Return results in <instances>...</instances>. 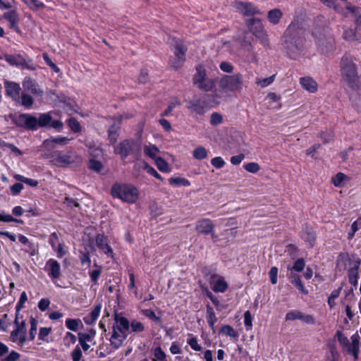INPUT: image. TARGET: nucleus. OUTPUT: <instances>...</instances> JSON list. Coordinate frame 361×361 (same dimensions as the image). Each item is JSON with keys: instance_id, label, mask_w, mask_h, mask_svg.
Listing matches in <instances>:
<instances>
[{"instance_id": "obj_1", "label": "nucleus", "mask_w": 361, "mask_h": 361, "mask_svg": "<svg viewBox=\"0 0 361 361\" xmlns=\"http://www.w3.org/2000/svg\"><path fill=\"white\" fill-rule=\"evenodd\" d=\"M340 67L343 81L353 90L359 89L361 86L360 76L353 58L348 54L343 55Z\"/></svg>"}, {"instance_id": "obj_2", "label": "nucleus", "mask_w": 361, "mask_h": 361, "mask_svg": "<svg viewBox=\"0 0 361 361\" xmlns=\"http://www.w3.org/2000/svg\"><path fill=\"white\" fill-rule=\"evenodd\" d=\"M130 331V322L127 318L114 314V323L112 326V334L110 338L111 346L116 350L123 345Z\"/></svg>"}, {"instance_id": "obj_3", "label": "nucleus", "mask_w": 361, "mask_h": 361, "mask_svg": "<svg viewBox=\"0 0 361 361\" xmlns=\"http://www.w3.org/2000/svg\"><path fill=\"white\" fill-rule=\"evenodd\" d=\"M285 48L291 54L300 51L305 39V30L298 23H291L283 36Z\"/></svg>"}, {"instance_id": "obj_4", "label": "nucleus", "mask_w": 361, "mask_h": 361, "mask_svg": "<svg viewBox=\"0 0 361 361\" xmlns=\"http://www.w3.org/2000/svg\"><path fill=\"white\" fill-rule=\"evenodd\" d=\"M111 193L114 197L130 204L135 203L138 200L140 195L137 188L126 183H115L111 188Z\"/></svg>"}, {"instance_id": "obj_5", "label": "nucleus", "mask_w": 361, "mask_h": 361, "mask_svg": "<svg viewBox=\"0 0 361 361\" xmlns=\"http://www.w3.org/2000/svg\"><path fill=\"white\" fill-rule=\"evenodd\" d=\"M243 76L238 73L233 75H225L219 80L220 91L225 94L229 92H240L243 90Z\"/></svg>"}, {"instance_id": "obj_6", "label": "nucleus", "mask_w": 361, "mask_h": 361, "mask_svg": "<svg viewBox=\"0 0 361 361\" xmlns=\"http://www.w3.org/2000/svg\"><path fill=\"white\" fill-rule=\"evenodd\" d=\"M81 159L71 151L55 152L51 157V163L59 167H66L71 164L80 161Z\"/></svg>"}, {"instance_id": "obj_7", "label": "nucleus", "mask_w": 361, "mask_h": 361, "mask_svg": "<svg viewBox=\"0 0 361 361\" xmlns=\"http://www.w3.org/2000/svg\"><path fill=\"white\" fill-rule=\"evenodd\" d=\"M193 82L200 90L205 92L212 90L215 85L214 80L207 77L205 69L202 66H198L196 68V73L193 77Z\"/></svg>"}, {"instance_id": "obj_8", "label": "nucleus", "mask_w": 361, "mask_h": 361, "mask_svg": "<svg viewBox=\"0 0 361 361\" xmlns=\"http://www.w3.org/2000/svg\"><path fill=\"white\" fill-rule=\"evenodd\" d=\"M249 26L252 34L258 38L264 46L269 44V38L264 26L259 18L249 20Z\"/></svg>"}, {"instance_id": "obj_9", "label": "nucleus", "mask_w": 361, "mask_h": 361, "mask_svg": "<svg viewBox=\"0 0 361 361\" xmlns=\"http://www.w3.org/2000/svg\"><path fill=\"white\" fill-rule=\"evenodd\" d=\"M173 46L174 47L175 58L171 61L172 66L175 68H178L183 64L185 57V52L187 48L183 42L178 39H173Z\"/></svg>"}, {"instance_id": "obj_10", "label": "nucleus", "mask_w": 361, "mask_h": 361, "mask_svg": "<svg viewBox=\"0 0 361 361\" xmlns=\"http://www.w3.org/2000/svg\"><path fill=\"white\" fill-rule=\"evenodd\" d=\"M137 148L138 150L140 149L135 141L125 140L118 144L115 148L114 152L121 155L122 159H125L128 155L133 154Z\"/></svg>"}, {"instance_id": "obj_11", "label": "nucleus", "mask_w": 361, "mask_h": 361, "mask_svg": "<svg viewBox=\"0 0 361 361\" xmlns=\"http://www.w3.org/2000/svg\"><path fill=\"white\" fill-rule=\"evenodd\" d=\"M10 117L16 126L32 130L35 124V117L29 114H20L18 116L10 115Z\"/></svg>"}, {"instance_id": "obj_12", "label": "nucleus", "mask_w": 361, "mask_h": 361, "mask_svg": "<svg viewBox=\"0 0 361 361\" xmlns=\"http://www.w3.org/2000/svg\"><path fill=\"white\" fill-rule=\"evenodd\" d=\"M233 7L236 11L242 13L245 16H253L255 14H262L259 9H257L250 2H244L240 1H235Z\"/></svg>"}, {"instance_id": "obj_13", "label": "nucleus", "mask_w": 361, "mask_h": 361, "mask_svg": "<svg viewBox=\"0 0 361 361\" xmlns=\"http://www.w3.org/2000/svg\"><path fill=\"white\" fill-rule=\"evenodd\" d=\"M44 270L53 282H55L61 275V265L54 259H49L47 261Z\"/></svg>"}, {"instance_id": "obj_14", "label": "nucleus", "mask_w": 361, "mask_h": 361, "mask_svg": "<svg viewBox=\"0 0 361 361\" xmlns=\"http://www.w3.org/2000/svg\"><path fill=\"white\" fill-rule=\"evenodd\" d=\"M6 96L11 97L16 103L20 99L21 94V87L16 82L5 80L4 82Z\"/></svg>"}, {"instance_id": "obj_15", "label": "nucleus", "mask_w": 361, "mask_h": 361, "mask_svg": "<svg viewBox=\"0 0 361 361\" xmlns=\"http://www.w3.org/2000/svg\"><path fill=\"white\" fill-rule=\"evenodd\" d=\"M195 230L200 233L204 235L210 234L212 237H215L214 225L209 219H203L197 221L195 224Z\"/></svg>"}, {"instance_id": "obj_16", "label": "nucleus", "mask_w": 361, "mask_h": 361, "mask_svg": "<svg viewBox=\"0 0 361 361\" xmlns=\"http://www.w3.org/2000/svg\"><path fill=\"white\" fill-rule=\"evenodd\" d=\"M22 85L25 90L35 96L42 97L44 94V91L39 87V85L30 77H25Z\"/></svg>"}, {"instance_id": "obj_17", "label": "nucleus", "mask_w": 361, "mask_h": 361, "mask_svg": "<svg viewBox=\"0 0 361 361\" xmlns=\"http://www.w3.org/2000/svg\"><path fill=\"white\" fill-rule=\"evenodd\" d=\"M15 324L17 327L11 332V338L13 342L18 340L19 343L22 345L26 341L25 322H22L21 324L19 325L18 319H16Z\"/></svg>"}, {"instance_id": "obj_18", "label": "nucleus", "mask_w": 361, "mask_h": 361, "mask_svg": "<svg viewBox=\"0 0 361 361\" xmlns=\"http://www.w3.org/2000/svg\"><path fill=\"white\" fill-rule=\"evenodd\" d=\"M96 245L108 257H113V250L108 243V239L106 236L99 234L96 236Z\"/></svg>"}, {"instance_id": "obj_19", "label": "nucleus", "mask_w": 361, "mask_h": 361, "mask_svg": "<svg viewBox=\"0 0 361 361\" xmlns=\"http://www.w3.org/2000/svg\"><path fill=\"white\" fill-rule=\"evenodd\" d=\"M216 278V281L214 282L212 290L216 293H224L228 289V283L224 280V277L213 274L211 276V279L214 280Z\"/></svg>"}, {"instance_id": "obj_20", "label": "nucleus", "mask_w": 361, "mask_h": 361, "mask_svg": "<svg viewBox=\"0 0 361 361\" xmlns=\"http://www.w3.org/2000/svg\"><path fill=\"white\" fill-rule=\"evenodd\" d=\"M351 339L352 343L347 347V352L349 354H352L354 357L355 361H357L360 352V338L357 335H353Z\"/></svg>"}, {"instance_id": "obj_21", "label": "nucleus", "mask_w": 361, "mask_h": 361, "mask_svg": "<svg viewBox=\"0 0 361 361\" xmlns=\"http://www.w3.org/2000/svg\"><path fill=\"white\" fill-rule=\"evenodd\" d=\"M287 277L290 282L295 286L301 293L305 295L308 293L307 290L305 288L304 284L301 281L300 276L298 274L294 273L293 271H290V273L287 274Z\"/></svg>"}, {"instance_id": "obj_22", "label": "nucleus", "mask_w": 361, "mask_h": 361, "mask_svg": "<svg viewBox=\"0 0 361 361\" xmlns=\"http://www.w3.org/2000/svg\"><path fill=\"white\" fill-rule=\"evenodd\" d=\"M102 310V304L99 303L94 306V307L91 310L90 314L86 315L83 320L86 324L92 325L95 323L97 319H98L100 312Z\"/></svg>"}, {"instance_id": "obj_23", "label": "nucleus", "mask_w": 361, "mask_h": 361, "mask_svg": "<svg viewBox=\"0 0 361 361\" xmlns=\"http://www.w3.org/2000/svg\"><path fill=\"white\" fill-rule=\"evenodd\" d=\"M301 86L307 91L314 93L317 90V83L310 77H303L300 80Z\"/></svg>"}, {"instance_id": "obj_24", "label": "nucleus", "mask_w": 361, "mask_h": 361, "mask_svg": "<svg viewBox=\"0 0 361 361\" xmlns=\"http://www.w3.org/2000/svg\"><path fill=\"white\" fill-rule=\"evenodd\" d=\"M4 59L12 66H24V65H25V59L20 54H6L4 56Z\"/></svg>"}, {"instance_id": "obj_25", "label": "nucleus", "mask_w": 361, "mask_h": 361, "mask_svg": "<svg viewBox=\"0 0 361 361\" xmlns=\"http://www.w3.org/2000/svg\"><path fill=\"white\" fill-rule=\"evenodd\" d=\"M51 121V116L49 114H41L39 118L35 117V127L32 130H37L41 127H45L49 125Z\"/></svg>"}, {"instance_id": "obj_26", "label": "nucleus", "mask_w": 361, "mask_h": 361, "mask_svg": "<svg viewBox=\"0 0 361 361\" xmlns=\"http://www.w3.org/2000/svg\"><path fill=\"white\" fill-rule=\"evenodd\" d=\"M96 335V331L94 329H90L87 332L78 333V342L79 343H89L93 341Z\"/></svg>"}, {"instance_id": "obj_27", "label": "nucleus", "mask_w": 361, "mask_h": 361, "mask_svg": "<svg viewBox=\"0 0 361 361\" xmlns=\"http://www.w3.org/2000/svg\"><path fill=\"white\" fill-rule=\"evenodd\" d=\"M69 139L66 137H51L49 139H47L44 141V145L47 147H54L53 144H59L61 145H65L68 143Z\"/></svg>"}, {"instance_id": "obj_28", "label": "nucleus", "mask_w": 361, "mask_h": 361, "mask_svg": "<svg viewBox=\"0 0 361 361\" xmlns=\"http://www.w3.org/2000/svg\"><path fill=\"white\" fill-rule=\"evenodd\" d=\"M206 318L209 326L213 331V333H215L214 324L217 321V318L216 317L214 309L209 305H207Z\"/></svg>"}, {"instance_id": "obj_29", "label": "nucleus", "mask_w": 361, "mask_h": 361, "mask_svg": "<svg viewBox=\"0 0 361 361\" xmlns=\"http://www.w3.org/2000/svg\"><path fill=\"white\" fill-rule=\"evenodd\" d=\"M282 16L283 13L280 9L274 8L268 12L267 18L271 24L276 25L279 23Z\"/></svg>"}, {"instance_id": "obj_30", "label": "nucleus", "mask_w": 361, "mask_h": 361, "mask_svg": "<svg viewBox=\"0 0 361 361\" xmlns=\"http://www.w3.org/2000/svg\"><path fill=\"white\" fill-rule=\"evenodd\" d=\"M16 103L20 104L26 109H30L33 105L34 99L30 94L23 92L20 96V99Z\"/></svg>"}, {"instance_id": "obj_31", "label": "nucleus", "mask_w": 361, "mask_h": 361, "mask_svg": "<svg viewBox=\"0 0 361 361\" xmlns=\"http://www.w3.org/2000/svg\"><path fill=\"white\" fill-rule=\"evenodd\" d=\"M145 329V326L144 325L143 323L136 320V319H133L130 322V331H129V333L131 334V333H135V334H138V333H141L142 331H144Z\"/></svg>"}, {"instance_id": "obj_32", "label": "nucleus", "mask_w": 361, "mask_h": 361, "mask_svg": "<svg viewBox=\"0 0 361 361\" xmlns=\"http://www.w3.org/2000/svg\"><path fill=\"white\" fill-rule=\"evenodd\" d=\"M302 238L306 242L309 243L310 246L312 247L314 245V243L316 240V235L313 231L312 228H307L303 231Z\"/></svg>"}, {"instance_id": "obj_33", "label": "nucleus", "mask_w": 361, "mask_h": 361, "mask_svg": "<svg viewBox=\"0 0 361 361\" xmlns=\"http://www.w3.org/2000/svg\"><path fill=\"white\" fill-rule=\"evenodd\" d=\"M348 177L343 173H338L333 178L332 183L336 187H342L345 181L348 180Z\"/></svg>"}, {"instance_id": "obj_34", "label": "nucleus", "mask_w": 361, "mask_h": 361, "mask_svg": "<svg viewBox=\"0 0 361 361\" xmlns=\"http://www.w3.org/2000/svg\"><path fill=\"white\" fill-rule=\"evenodd\" d=\"M144 152L147 156L156 159L157 158V155L159 152V150L156 145H149L145 146Z\"/></svg>"}, {"instance_id": "obj_35", "label": "nucleus", "mask_w": 361, "mask_h": 361, "mask_svg": "<svg viewBox=\"0 0 361 361\" xmlns=\"http://www.w3.org/2000/svg\"><path fill=\"white\" fill-rule=\"evenodd\" d=\"M188 108L197 113V114H200V115H202L203 114H204L205 112V109L204 107L200 104V100H196V101H194L192 102H191L190 104V105L188 106Z\"/></svg>"}, {"instance_id": "obj_36", "label": "nucleus", "mask_w": 361, "mask_h": 361, "mask_svg": "<svg viewBox=\"0 0 361 361\" xmlns=\"http://www.w3.org/2000/svg\"><path fill=\"white\" fill-rule=\"evenodd\" d=\"M118 127L115 125H112L108 130L109 140L111 145H114L117 141L118 136Z\"/></svg>"}, {"instance_id": "obj_37", "label": "nucleus", "mask_w": 361, "mask_h": 361, "mask_svg": "<svg viewBox=\"0 0 361 361\" xmlns=\"http://www.w3.org/2000/svg\"><path fill=\"white\" fill-rule=\"evenodd\" d=\"M348 279L351 284H353L355 286H357L359 279L357 267L352 268L348 271Z\"/></svg>"}, {"instance_id": "obj_38", "label": "nucleus", "mask_w": 361, "mask_h": 361, "mask_svg": "<svg viewBox=\"0 0 361 361\" xmlns=\"http://www.w3.org/2000/svg\"><path fill=\"white\" fill-rule=\"evenodd\" d=\"M305 267V260L302 258H300L295 262V263L292 267H288V269L290 271L300 272L304 269Z\"/></svg>"}, {"instance_id": "obj_39", "label": "nucleus", "mask_w": 361, "mask_h": 361, "mask_svg": "<svg viewBox=\"0 0 361 361\" xmlns=\"http://www.w3.org/2000/svg\"><path fill=\"white\" fill-rule=\"evenodd\" d=\"M154 357L152 358L153 361H164L166 359V354L162 350L161 347L157 346L153 350Z\"/></svg>"}, {"instance_id": "obj_40", "label": "nucleus", "mask_w": 361, "mask_h": 361, "mask_svg": "<svg viewBox=\"0 0 361 361\" xmlns=\"http://www.w3.org/2000/svg\"><path fill=\"white\" fill-rule=\"evenodd\" d=\"M155 163L159 171L162 172H169V166L168 163L161 157H157Z\"/></svg>"}, {"instance_id": "obj_41", "label": "nucleus", "mask_w": 361, "mask_h": 361, "mask_svg": "<svg viewBox=\"0 0 361 361\" xmlns=\"http://www.w3.org/2000/svg\"><path fill=\"white\" fill-rule=\"evenodd\" d=\"M81 323L80 319H67L66 320V327L71 331H77L79 328V324Z\"/></svg>"}, {"instance_id": "obj_42", "label": "nucleus", "mask_w": 361, "mask_h": 361, "mask_svg": "<svg viewBox=\"0 0 361 361\" xmlns=\"http://www.w3.org/2000/svg\"><path fill=\"white\" fill-rule=\"evenodd\" d=\"M193 157L197 159H203L207 157V151L204 147L200 146L194 149Z\"/></svg>"}, {"instance_id": "obj_43", "label": "nucleus", "mask_w": 361, "mask_h": 361, "mask_svg": "<svg viewBox=\"0 0 361 361\" xmlns=\"http://www.w3.org/2000/svg\"><path fill=\"white\" fill-rule=\"evenodd\" d=\"M180 104V101L177 98L171 100L167 109L161 114L163 116H167L173 110L175 107Z\"/></svg>"}, {"instance_id": "obj_44", "label": "nucleus", "mask_w": 361, "mask_h": 361, "mask_svg": "<svg viewBox=\"0 0 361 361\" xmlns=\"http://www.w3.org/2000/svg\"><path fill=\"white\" fill-rule=\"evenodd\" d=\"M169 182L171 185H183V186L190 185V182L187 179L180 178V177L171 178L169 180Z\"/></svg>"}, {"instance_id": "obj_45", "label": "nucleus", "mask_w": 361, "mask_h": 361, "mask_svg": "<svg viewBox=\"0 0 361 361\" xmlns=\"http://www.w3.org/2000/svg\"><path fill=\"white\" fill-rule=\"evenodd\" d=\"M221 333L228 336L231 338H236L238 336L236 332L234 329L230 325H224L221 329Z\"/></svg>"}, {"instance_id": "obj_46", "label": "nucleus", "mask_w": 361, "mask_h": 361, "mask_svg": "<svg viewBox=\"0 0 361 361\" xmlns=\"http://www.w3.org/2000/svg\"><path fill=\"white\" fill-rule=\"evenodd\" d=\"M275 76H276L275 75H273L270 77L263 78V79L257 78L256 83L262 87H267L274 81Z\"/></svg>"}, {"instance_id": "obj_47", "label": "nucleus", "mask_w": 361, "mask_h": 361, "mask_svg": "<svg viewBox=\"0 0 361 361\" xmlns=\"http://www.w3.org/2000/svg\"><path fill=\"white\" fill-rule=\"evenodd\" d=\"M244 324L246 330L249 331L252 327V317L249 310L246 311L244 314Z\"/></svg>"}, {"instance_id": "obj_48", "label": "nucleus", "mask_w": 361, "mask_h": 361, "mask_svg": "<svg viewBox=\"0 0 361 361\" xmlns=\"http://www.w3.org/2000/svg\"><path fill=\"white\" fill-rule=\"evenodd\" d=\"M210 123L212 126H217L222 123L223 116L221 114L214 112L211 114Z\"/></svg>"}, {"instance_id": "obj_49", "label": "nucleus", "mask_w": 361, "mask_h": 361, "mask_svg": "<svg viewBox=\"0 0 361 361\" xmlns=\"http://www.w3.org/2000/svg\"><path fill=\"white\" fill-rule=\"evenodd\" d=\"M27 5H28L32 9H38L44 8V4L38 0H23Z\"/></svg>"}, {"instance_id": "obj_50", "label": "nucleus", "mask_w": 361, "mask_h": 361, "mask_svg": "<svg viewBox=\"0 0 361 361\" xmlns=\"http://www.w3.org/2000/svg\"><path fill=\"white\" fill-rule=\"evenodd\" d=\"M68 125L71 129L75 133H78L81 130L80 123L73 117L68 119Z\"/></svg>"}, {"instance_id": "obj_51", "label": "nucleus", "mask_w": 361, "mask_h": 361, "mask_svg": "<svg viewBox=\"0 0 361 361\" xmlns=\"http://www.w3.org/2000/svg\"><path fill=\"white\" fill-rule=\"evenodd\" d=\"M244 169L250 173H255L259 171L260 167L257 163L250 162L245 164Z\"/></svg>"}, {"instance_id": "obj_52", "label": "nucleus", "mask_w": 361, "mask_h": 361, "mask_svg": "<svg viewBox=\"0 0 361 361\" xmlns=\"http://www.w3.org/2000/svg\"><path fill=\"white\" fill-rule=\"evenodd\" d=\"M336 336L341 345L346 348L350 345L348 338L341 331H337Z\"/></svg>"}, {"instance_id": "obj_53", "label": "nucleus", "mask_w": 361, "mask_h": 361, "mask_svg": "<svg viewBox=\"0 0 361 361\" xmlns=\"http://www.w3.org/2000/svg\"><path fill=\"white\" fill-rule=\"evenodd\" d=\"M49 243L53 250H56V245L59 244V234L56 232L52 233L49 235Z\"/></svg>"}, {"instance_id": "obj_54", "label": "nucleus", "mask_w": 361, "mask_h": 361, "mask_svg": "<svg viewBox=\"0 0 361 361\" xmlns=\"http://www.w3.org/2000/svg\"><path fill=\"white\" fill-rule=\"evenodd\" d=\"M302 313L300 311H290L286 315V320L302 319Z\"/></svg>"}, {"instance_id": "obj_55", "label": "nucleus", "mask_w": 361, "mask_h": 361, "mask_svg": "<svg viewBox=\"0 0 361 361\" xmlns=\"http://www.w3.org/2000/svg\"><path fill=\"white\" fill-rule=\"evenodd\" d=\"M43 59L47 63V64L52 68L56 73H59L60 71V69L59 67L51 61V58L49 56V55L47 53H44L42 54Z\"/></svg>"}, {"instance_id": "obj_56", "label": "nucleus", "mask_w": 361, "mask_h": 361, "mask_svg": "<svg viewBox=\"0 0 361 361\" xmlns=\"http://www.w3.org/2000/svg\"><path fill=\"white\" fill-rule=\"evenodd\" d=\"M187 343L190 348L195 351H200L202 350V347L199 345L197 339L195 337H190L188 339Z\"/></svg>"}, {"instance_id": "obj_57", "label": "nucleus", "mask_w": 361, "mask_h": 361, "mask_svg": "<svg viewBox=\"0 0 361 361\" xmlns=\"http://www.w3.org/2000/svg\"><path fill=\"white\" fill-rule=\"evenodd\" d=\"M77 341L76 336L71 333L67 332L64 336V342L66 345H71L72 344H74Z\"/></svg>"}, {"instance_id": "obj_58", "label": "nucleus", "mask_w": 361, "mask_h": 361, "mask_svg": "<svg viewBox=\"0 0 361 361\" xmlns=\"http://www.w3.org/2000/svg\"><path fill=\"white\" fill-rule=\"evenodd\" d=\"M103 166L99 161L91 159L89 162V168L93 171L99 172L102 170Z\"/></svg>"}, {"instance_id": "obj_59", "label": "nucleus", "mask_w": 361, "mask_h": 361, "mask_svg": "<svg viewBox=\"0 0 361 361\" xmlns=\"http://www.w3.org/2000/svg\"><path fill=\"white\" fill-rule=\"evenodd\" d=\"M4 17L9 23L18 20V13L16 11H11L4 14Z\"/></svg>"}, {"instance_id": "obj_60", "label": "nucleus", "mask_w": 361, "mask_h": 361, "mask_svg": "<svg viewBox=\"0 0 361 361\" xmlns=\"http://www.w3.org/2000/svg\"><path fill=\"white\" fill-rule=\"evenodd\" d=\"M82 350L79 345H77L71 353L73 361H80L82 357Z\"/></svg>"}, {"instance_id": "obj_61", "label": "nucleus", "mask_w": 361, "mask_h": 361, "mask_svg": "<svg viewBox=\"0 0 361 361\" xmlns=\"http://www.w3.org/2000/svg\"><path fill=\"white\" fill-rule=\"evenodd\" d=\"M211 164L216 169H221L225 165V161L221 157H216L211 160Z\"/></svg>"}, {"instance_id": "obj_62", "label": "nucleus", "mask_w": 361, "mask_h": 361, "mask_svg": "<svg viewBox=\"0 0 361 361\" xmlns=\"http://www.w3.org/2000/svg\"><path fill=\"white\" fill-rule=\"evenodd\" d=\"M31 327L30 329V338L33 340L35 337L37 330V322L35 319H31Z\"/></svg>"}, {"instance_id": "obj_63", "label": "nucleus", "mask_w": 361, "mask_h": 361, "mask_svg": "<svg viewBox=\"0 0 361 361\" xmlns=\"http://www.w3.org/2000/svg\"><path fill=\"white\" fill-rule=\"evenodd\" d=\"M343 37L348 41L354 40L355 38V32L353 29H346L344 30Z\"/></svg>"}, {"instance_id": "obj_64", "label": "nucleus", "mask_w": 361, "mask_h": 361, "mask_svg": "<svg viewBox=\"0 0 361 361\" xmlns=\"http://www.w3.org/2000/svg\"><path fill=\"white\" fill-rule=\"evenodd\" d=\"M20 358V354L16 351H11L3 361H17Z\"/></svg>"}]
</instances>
